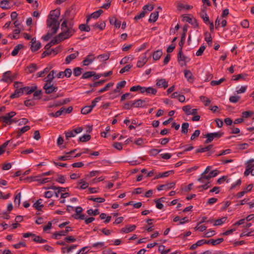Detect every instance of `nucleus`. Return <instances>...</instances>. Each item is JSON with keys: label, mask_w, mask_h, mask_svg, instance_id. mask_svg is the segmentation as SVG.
I'll use <instances>...</instances> for the list:
<instances>
[{"label": "nucleus", "mask_w": 254, "mask_h": 254, "mask_svg": "<svg viewBox=\"0 0 254 254\" xmlns=\"http://www.w3.org/2000/svg\"><path fill=\"white\" fill-rule=\"evenodd\" d=\"M183 21L189 22L195 28L198 27V24L195 18L190 17L188 15H183Z\"/></svg>", "instance_id": "6"}, {"label": "nucleus", "mask_w": 254, "mask_h": 254, "mask_svg": "<svg viewBox=\"0 0 254 254\" xmlns=\"http://www.w3.org/2000/svg\"><path fill=\"white\" fill-rule=\"evenodd\" d=\"M173 173V171H168L163 173H159L158 175L155 176L153 180L158 179L160 178H165L168 177L171 173Z\"/></svg>", "instance_id": "28"}, {"label": "nucleus", "mask_w": 254, "mask_h": 254, "mask_svg": "<svg viewBox=\"0 0 254 254\" xmlns=\"http://www.w3.org/2000/svg\"><path fill=\"white\" fill-rule=\"evenodd\" d=\"M110 23L111 24L114 25L115 27L117 28L120 27L121 25V21L118 20L115 17H112L109 18Z\"/></svg>", "instance_id": "18"}, {"label": "nucleus", "mask_w": 254, "mask_h": 254, "mask_svg": "<svg viewBox=\"0 0 254 254\" xmlns=\"http://www.w3.org/2000/svg\"><path fill=\"white\" fill-rule=\"evenodd\" d=\"M106 81V79L104 80H101L99 81L95 82L93 83H91L89 84V86L92 87H97L99 86L102 85L103 84H104V82H105Z\"/></svg>", "instance_id": "51"}, {"label": "nucleus", "mask_w": 254, "mask_h": 254, "mask_svg": "<svg viewBox=\"0 0 254 254\" xmlns=\"http://www.w3.org/2000/svg\"><path fill=\"white\" fill-rule=\"evenodd\" d=\"M61 38L62 37H59V34L57 36L55 37L53 39L51 40V41L50 42V44H51L52 46H53L54 45L57 44L62 41H63L64 39H62Z\"/></svg>", "instance_id": "38"}, {"label": "nucleus", "mask_w": 254, "mask_h": 254, "mask_svg": "<svg viewBox=\"0 0 254 254\" xmlns=\"http://www.w3.org/2000/svg\"><path fill=\"white\" fill-rule=\"evenodd\" d=\"M11 72L10 71H7L3 73L1 81L6 83H10V74Z\"/></svg>", "instance_id": "13"}, {"label": "nucleus", "mask_w": 254, "mask_h": 254, "mask_svg": "<svg viewBox=\"0 0 254 254\" xmlns=\"http://www.w3.org/2000/svg\"><path fill=\"white\" fill-rule=\"evenodd\" d=\"M64 110L65 108L62 107L56 113H49L48 115L51 117L57 118L62 115L64 112Z\"/></svg>", "instance_id": "20"}, {"label": "nucleus", "mask_w": 254, "mask_h": 254, "mask_svg": "<svg viewBox=\"0 0 254 254\" xmlns=\"http://www.w3.org/2000/svg\"><path fill=\"white\" fill-rule=\"evenodd\" d=\"M20 198H21V193H18L14 197V203L15 205H17L18 206H19L20 204Z\"/></svg>", "instance_id": "49"}, {"label": "nucleus", "mask_w": 254, "mask_h": 254, "mask_svg": "<svg viewBox=\"0 0 254 254\" xmlns=\"http://www.w3.org/2000/svg\"><path fill=\"white\" fill-rule=\"evenodd\" d=\"M87 199L89 200H92V201H95L96 202H98V203H102L105 201V199L104 198H102V197L94 198L92 196L88 197L87 198Z\"/></svg>", "instance_id": "44"}, {"label": "nucleus", "mask_w": 254, "mask_h": 254, "mask_svg": "<svg viewBox=\"0 0 254 254\" xmlns=\"http://www.w3.org/2000/svg\"><path fill=\"white\" fill-rule=\"evenodd\" d=\"M95 57L94 55L91 53H90L84 60L82 61V63L83 65L87 66L91 64L95 60Z\"/></svg>", "instance_id": "9"}, {"label": "nucleus", "mask_w": 254, "mask_h": 254, "mask_svg": "<svg viewBox=\"0 0 254 254\" xmlns=\"http://www.w3.org/2000/svg\"><path fill=\"white\" fill-rule=\"evenodd\" d=\"M182 109L187 115H190L191 109L190 105H188L185 106L183 107Z\"/></svg>", "instance_id": "53"}, {"label": "nucleus", "mask_w": 254, "mask_h": 254, "mask_svg": "<svg viewBox=\"0 0 254 254\" xmlns=\"http://www.w3.org/2000/svg\"><path fill=\"white\" fill-rule=\"evenodd\" d=\"M205 240H201L198 241L196 243L192 245L190 247V250H193L196 249L198 246H200L205 244Z\"/></svg>", "instance_id": "31"}, {"label": "nucleus", "mask_w": 254, "mask_h": 254, "mask_svg": "<svg viewBox=\"0 0 254 254\" xmlns=\"http://www.w3.org/2000/svg\"><path fill=\"white\" fill-rule=\"evenodd\" d=\"M72 230L71 227L69 226L66 227L64 231H61L54 233L53 237L56 239H59L60 236H65L69 231H71Z\"/></svg>", "instance_id": "8"}, {"label": "nucleus", "mask_w": 254, "mask_h": 254, "mask_svg": "<svg viewBox=\"0 0 254 254\" xmlns=\"http://www.w3.org/2000/svg\"><path fill=\"white\" fill-rule=\"evenodd\" d=\"M131 67H132L131 65L127 64L120 70V73L121 74H123V73H124L126 71H128Z\"/></svg>", "instance_id": "64"}, {"label": "nucleus", "mask_w": 254, "mask_h": 254, "mask_svg": "<svg viewBox=\"0 0 254 254\" xmlns=\"http://www.w3.org/2000/svg\"><path fill=\"white\" fill-rule=\"evenodd\" d=\"M184 74L185 77L187 79L189 82L192 83L193 82L194 77L190 70H185L184 71Z\"/></svg>", "instance_id": "14"}, {"label": "nucleus", "mask_w": 254, "mask_h": 254, "mask_svg": "<svg viewBox=\"0 0 254 254\" xmlns=\"http://www.w3.org/2000/svg\"><path fill=\"white\" fill-rule=\"evenodd\" d=\"M211 168V166L207 167L204 171L201 174L200 178L198 179L197 181L201 183H204V180H209L210 178H211L209 174L207 175V174L210 171Z\"/></svg>", "instance_id": "4"}, {"label": "nucleus", "mask_w": 254, "mask_h": 254, "mask_svg": "<svg viewBox=\"0 0 254 254\" xmlns=\"http://www.w3.org/2000/svg\"><path fill=\"white\" fill-rule=\"evenodd\" d=\"M49 189H51L55 190H59V191H60L61 192L62 191H65L66 190L68 189V188H63L52 186L51 187L49 188Z\"/></svg>", "instance_id": "52"}, {"label": "nucleus", "mask_w": 254, "mask_h": 254, "mask_svg": "<svg viewBox=\"0 0 254 254\" xmlns=\"http://www.w3.org/2000/svg\"><path fill=\"white\" fill-rule=\"evenodd\" d=\"M24 48V45L23 44H18L16 45L13 50L11 52V55L12 56H16L19 51Z\"/></svg>", "instance_id": "24"}, {"label": "nucleus", "mask_w": 254, "mask_h": 254, "mask_svg": "<svg viewBox=\"0 0 254 254\" xmlns=\"http://www.w3.org/2000/svg\"><path fill=\"white\" fill-rule=\"evenodd\" d=\"M136 228V226L134 225H127L126 227L123 228L121 230V232L125 233H128L130 232L134 231Z\"/></svg>", "instance_id": "21"}, {"label": "nucleus", "mask_w": 254, "mask_h": 254, "mask_svg": "<svg viewBox=\"0 0 254 254\" xmlns=\"http://www.w3.org/2000/svg\"><path fill=\"white\" fill-rule=\"evenodd\" d=\"M56 73V71L54 70H52L48 74L47 77L44 79L46 83H51L54 78V74Z\"/></svg>", "instance_id": "16"}, {"label": "nucleus", "mask_w": 254, "mask_h": 254, "mask_svg": "<svg viewBox=\"0 0 254 254\" xmlns=\"http://www.w3.org/2000/svg\"><path fill=\"white\" fill-rule=\"evenodd\" d=\"M94 74V71H86L82 74L81 78L82 79H88L91 77Z\"/></svg>", "instance_id": "42"}, {"label": "nucleus", "mask_w": 254, "mask_h": 254, "mask_svg": "<svg viewBox=\"0 0 254 254\" xmlns=\"http://www.w3.org/2000/svg\"><path fill=\"white\" fill-rule=\"evenodd\" d=\"M254 114L253 111H245L242 113V118H248Z\"/></svg>", "instance_id": "62"}, {"label": "nucleus", "mask_w": 254, "mask_h": 254, "mask_svg": "<svg viewBox=\"0 0 254 254\" xmlns=\"http://www.w3.org/2000/svg\"><path fill=\"white\" fill-rule=\"evenodd\" d=\"M41 177H42V176H41V175H40L39 176L34 177H27L26 179L27 180H30V181H38L40 183L41 179L40 178Z\"/></svg>", "instance_id": "54"}, {"label": "nucleus", "mask_w": 254, "mask_h": 254, "mask_svg": "<svg viewBox=\"0 0 254 254\" xmlns=\"http://www.w3.org/2000/svg\"><path fill=\"white\" fill-rule=\"evenodd\" d=\"M92 108L90 106H86L84 107L81 110V113L82 114L86 115L89 113L92 110Z\"/></svg>", "instance_id": "41"}, {"label": "nucleus", "mask_w": 254, "mask_h": 254, "mask_svg": "<svg viewBox=\"0 0 254 254\" xmlns=\"http://www.w3.org/2000/svg\"><path fill=\"white\" fill-rule=\"evenodd\" d=\"M187 59V57L184 56L183 53V50L179 49V53L178 54V60L180 62V61L185 62Z\"/></svg>", "instance_id": "35"}, {"label": "nucleus", "mask_w": 254, "mask_h": 254, "mask_svg": "<svg viewBox=\"0 0 254 254\" xmlns=\"http://www.w3.org/2000/svg\"><path fill=\"white\" fill-rule=\"evenodd\" d=\"M200 100L204 103L205 106H207L210 103V100L205 96H201L200 97Z\"/></svg>", "instance_id": "57"}, {"label": "nucleus", "mask_w": 254, "mask_h": 254, "mask_svg": "<svg viewBox=\"0 0 254 254\" xmlns=\"http://www.w3.org/2000/svg\"><path fill=\"white\" fill-rule=\"evenodd\" d=\"M70 12L71 11L69 9L66 10L64 21L61 25L63 32L59 34V37H62V39H64V40L70 37L76 31L73 28L74 23L72 18H69Z\"/></svg>", "instance_id": "2"}, {"label": "nucleus", "mask_w": 254, "mask_h": 254, "mask_svg": "<svg viewBox=\"0 0 254 254\" xmlns=\"http://www.w3.org/2000/svg\"><path fill=\"white\" fill-rule=\"evenodd\" d=\"M46 94H51L53 92H56L58 90V87L54 86L51 83H46L43 87Z\"/></svg>", "instance_id": "5"}, {"label": "nucleus", "mask_w": 254, "mask_h": 254, "mask_svg": "<svg viewBox=\"0 0 254 254\" xmlns=\"http://www.w3.org/2000/svg\"><path fill=\"white\" fill-rule=\"evenodd\" d=\"M87 213L89 215L96 216L99 214V210L98 209H96L95 210L90 209L87 210Z\"/></svg>", "instance_id": "50"}, {"label": "nucleus", "mask_w": 254, "mask_h": 254, "mask_svg": "<svg viewBox=\"0 0 254 254\" xmlns=\"http://www.w3.org/2000/svg\"><path fill=\"white\" fill-rule=\"evenodd\" d=\"M27 68L28 70V72L31 73H33L37 69V67L36 64H31L27 67Z\"/></svg>", "instance_id": "36"}, {"label": "nucleus", "mask_w": 254, "mask_h": 254, "mask_svg": "<svg viewBox=\"0 0 254 254\" xmlns=\"http://www.w3.org/2000/svg\"><path fill=\"white\" fill-rule=\"evenodd\" d=\"M91 139V136L89 134H84L79 138L80 142H85Z\"/></svg>", "instance_id": "47"}, {"label": "nucleus", "mask_w": 254, "mask_h": 254, "mask_svg": "<svg viewBox=\"0 0 254 254\" xmlns=\"http://www.w3.org/2000/svg\"><path fill=\"white\" fill-rule=\"evenodd\" d=\"M189 124L188 123H184L182 125L181 132L183 134H187L188 132Z\"/></svg>", "instance_id": "43"}, {"label": "nucleus", "mask_w": 254, "mask_h": 254, "mask_svg": "<svg viewBox=\"0 0 254 254\" xmlns=\"http://www.w3.org/2000/svg\"><path fill=\"white\" fill-rule=\"evenodd\" d=\"M110 53H107L104 54H101L97 56V58L102 60V61H107L110 58Z\"/></svg>", "instance_id": "37"}, {"label": "nucleus", "mask_w": 254, "mask_h": 254, "mask_svg": "<svg viewBox=\"0 0 254 254\" xmlns=\"http://www.w3.org/2000/svg\"><path fill=\"white\" fill-rule=\"evenodd\" d=\"M159 16L158 11H154L151 13L148 20L149 22H155L158 19Z\"/></svg>", "instance_id": "26"}, {"label": "nucleus", "mask_w": 254, "mask_h": 254, "mask_svg": "<svg viewBox=\"0 0 254 254\" xmlns=\"http://www.w3.org/2000/svg\"><path fill=\"white\" fill-rule=\"evenodd\" d=\"M206 47L204 45H202L200 46V47L199 48V49L196 52V56H200L202 55L204 51L205 50Z\"/></svg>", "instance_id": "59"}, {"label": "nucleus", "mask_w": 254, "mask_h": 254, "mask_svg": "<svg viewBox=\"0 0 254 254\" xmlns=\"http://www.w3.org/2000/svg\"><path fill=\"white\" fill-rule=\"evenodd\" d=\"M240 99V97L238 95L232 96L229 98V101L231 103H235L238 102Z\"/></svg>", "instance_id": "56"}, {"label": "nucleus", "mask_w": 254, "mask_h": 254, "mask_svg": "<svg viewBox=\"0 0 254 254\" xmlns=\"http://www.w3.org/2000/svg\"><path fill=\"white\" fill-rule=\"evenodd\" d=\"M58 178L56 179V181L61 184H64L65 183L64 176L61 175H58Z\"/></svg>", "instance_id": "63"}, {"label": "nucleus", "mask_w": 254, "mask_h": 254, "mask_svg": "<svg viewBox=\"0 0 254 254\" xmlns=\"http://www.w3.org/2000/svg\"><path fill=\"white\" fill-rule=\"evenodd\" d=\"M147 52H145L143 56L140 58L137 62L136 66L138 68L142 67L147 62L148 59L146 57Z\"/></svg>", "instance_id": "10"}, {"label": "nucleus", "mask_w": 254, "mask_h": 254, "mask_svg": "<svg viewBox=\"0 0 254 254\" xmlns=\"http://www.w3.org/2000/svg\"><path fill=\"white\" fill-rule=\"evenodd\" d=\"M247 75L246 74H239L236 75H233V79L236 81H238L240 79H245Z\"/></svg>", "instance_id": "48"}, {"label": "nucleus", "mask_w": 254, "mask_h": 254, "mask_svg": "<svg viewBox=\"0 0 254 254\" xmlns=\"http://www.w3.org/2000/svg\"><path fill=\"white\" fill-rule=\"evenodd\" d=\"M9 3L8 0H2L0 2V7L3 9H8L9 8Z\"/></svg>", "instance_id": "30"}, {"label": "nucleus", "mask_w": 254, "mask_h": 254, "mask_svg": "<svg viewBox=\"0 0 254 254\" xmlns=\"http://www.w3.org/2000/svg\"><path fill=\"white\" fill-rule=\"evenodd\" d=\"M23 94V91L20 89V88L19 89H16L15 92L11 94L10 98L11 99H14L15 98L18 97L20 95H21Z\"/></svg>", "instance_id": "32"}, {"label": "nucleus", "mask_w": 254, "mask_h": 254, "mask_svg": "<svg viewBox=\"0 0 254 254\" xmlns=\"http://www.w3.org/2000/svg\"><path fill=\"white\" fill-rule=\"evenodd\" d=\"M79 29L81 31L89 32L90 31V27L89 25L85 24H81L79 25Z\"/></svg>", "instance_id": "33"}, {"label": "nucleus", "mask_w": 254, "mask_h": 254, "mask_svg": "<svg viewBox=\"0 0 254 254\" xmlns=\"http://www.w3.org/2000/svg\"><path fill=\"white\" fill-rule=\"evenodd\" d=\"M122 108L125 110H127L131 109L130 101L124 103L122 106Z\"/></svg>", "instance_id": "60"}, {"label": "nucleus", "mask_w": 254, "mask_h": 254, "mask_svg": "<svg viewBox=\"0 0 254 254\" xmlns=\"http://www.w3.org/2000/svg\"><path fill=\"white\" fill-rule=\"evenodd\" d=\"M34 238L33 239V241L36 243H45L47 242V241L45 239H42L40 236H34Z\"/></svg>", "instance_id": "45"}, {"label": "nucleus", "mask_w": 254, "mask_h": 254, "mask_svg": "<svg viewBox=\"0 0 254 254\" xmlns=\"http://www.w3.org/2000/svg\"><path fill=\"white\" fill-rule=\"evenodd\" d=\"M79 52L78 51H76L75 53L73 54H71L68 56L65 60V63L66 64H69L73 60L76 58V57L78 56Z\"/></svg>", "instance_id": "15"}, {"label": "nucleus", "mask_w": 254, "mask_h": 254, "mask_svg": "<svg viewBox=\"0 0 254 254\" xmlns=\"http://www.w3.org/2000/svg\"><path fill=\"white\" fill-rule=\"evenodd\" d=\"M20 89L23 91V93L25 92L27 94H30L32 92H34L37 89L36 86L32 87L26 86L24 87H20Z\"/></svg>", "instance_id": "11"}, {"label": "nucleus", "mask_w": 254, "mask_h": 254, "mask_svg": "<svg viewBox=\"0 0 254 254\" xmlns=\"http://www.w3.org/2000/svg\"><path fill=\"white\" fill-rule=\"evenodd\" d=\"M30 43V49L32 52H36L41 48L40 42L37 41L35 38H32Z\"/></svg>", "instance_id": "7"}, {"label": "nucleus", "mask_w": 254, "mask_h": 254, "mask_svg": "<svg viewBox=\"0 0 254 254\" xmlns=\"http://www.w3.org/2000/svg\"><path fill=\"white\" fill-rule=\"evenodd\" d=\"M156 85L158 87H163L164 88H166L168 86V82L165 79L161 78L157 79Z\"/></svg>", "instance_id": "12"}, {"label": "nucleus", "mask_w": 254, "mask_h": 254, "mask_svg": "<svg viewBox=\"0 0 254 254\" xmlns=\"http://www.w3.org/2000/svg\"><path fill=\"white\" fill-rule=\"evenodd\" d=\"M254 159H251L248 160L246 163V168L252 170L254 167Z\"/></svg>", "instance_id": "40"}, {"label": "nucleus", "mask_w": 254, "mask_h": 254, "mask_svg": "<svg viewBox=\"0 0 254 254\" xmlns=\"http://www.w3.org/2000/svg\"><path fill=\"white\" fill-rule=\"evenodd\" d=\"M222 133L221 132H217L213 133H208L205 136L207 138L204 141L206 144L211 142L214 138H219L221 137Z\"/></svg>", "instance_id": "3"}, {"label": "nucleus", "mask_w": 254, "mask_h": 254, "mask_svg": "<svg viewBox=\"0 0 254 254\" xmlns=\"http://www.w3.org/2000/svg\"><path fill=\"white\" fill-rule=\"evenodd\" d=\"M221 242H222V238H219L216 240H214V239H210L209 240H205V244H210L214 246V245L219 244L221 243Z\"/></svg>", "instance_id": "25"}, {"label": "nucleus", "mask_w": 254, "mask_h": 254, "mask_svg": "<svg viewBox=\"0 0 254 254\" xmlns=\"http://www.w3.org/2000/svg\"><path fill=\"white\" fill-rule=\"evenodd\" d=\"M212 145H209L204 147H200V148L197 149L195 151V152L197 153L206 152L207 151H209L212 148Z\"/></svg>", "instance_id": "34"}, {"label": "nucleus", "mask_w": 254, "mask_h": 254, "mask_svg": "<svg viewBox=\"0 0 254 254\" xmlns=\"http://www.w3.org/2000/svg\"><path fill=\"white\" fill-rule=\"evenodd\" d=\"M60 15V9H56L50 11L47 19V27L51 29L42 37L44 41H48L53 34L57 33L59 28L60 23L58 19Z\"/></svg>", "instance_id": "1"}, {"label": "nucleus", "mask_w": 254, "mask_h": 254, "mask_svg": "<svg viewBox=\"0 0 254 254\" xmlns=\"http://www.w3.org/2000/svg\"><path fill=\"white\" fill-rule=\"evenodd\" d=\"M30 127L28 126H24L22 127L21 129H19L16 132L17 133L16 137L17 138H19L22 134L29 130Z\"/></svg>", "instance_id": "19"}, {"label": "nucleus", "mask_w": 254, "mask_h": 254, "mask_svg": "<svg viewBox=\"0 0 254 254\" xmlns=\"http://www.w3.org/2000/svg\"><path fill=\"white\" fill-rule=\"evenodd\" d=\"M82 68L79 67H76L73 69V74L75 76H78L81 74Z\"/></svg>", "instance_id": "55"}, {"label": "nucleus", "mask_w": 254, "mask_h": 254, "mask_svg": "<svg viewBox=\"0 0 254 254\" xmlns=\"http://www.w3.org/2000/svg\"><path fill=\"white\" fill-rule=\"evenodd\" d=\"M136 108H144L146 107L145 104L147 102L146 100H135Z\"/></svg>", "instance_id": "23"}, {"label": "nucleus", "mask_w": 254, "mask_h": 254, "mask_svg": "<svg viewBox=\"0 0 254 254\" xmlns=\"http://www.w3.org/2000/svg\"><path fill=\"white\" fill-rule=\"evenodd\" d=\"M42 203V199H39L36 201L35 203H34L33 206L38 211L41 210L42 208L44 206Z\"/></svg>", "instance_id": "27"}, {"label": "nucleus", "mask_w": 254, "mask_h": 254, "mask_svg": "<svg viewBox=\"0 0 254 254\" xmlns=\"http://www.w3.org/2000/svg\"><path fill=\"white\" fill-rule=\"evenodd\" d=\"M146 92L147 94H151L152 95H155L157 93V90L155 88H153L151 87H149L146 88Z\"/></svg>", "instance_id": "58"}, {"label": "nucleus", "mask_w": 254, "mask_h": 254, "mask_svg": "<svg viewBox=\"0 0 254 254\" xmlns=\"http://www.w3.org/2000/svg\"><path fill=\"white\" fill-rule=\"evenodd\" d=\"M76 151V149L72 150L69 152H65V155L60 156L58 158L59 160L66 161L70 159V157L69 155L70 154L74 153Z\"/></svg>", "instance_id": "22"}, {"label": "nucleus", "mask_w": 254, "mask_h": 254, "mask_svg": "<svg viewBox=\"0 0 254 254\" xmlns=\"http://www.w3.org/2000/svg\"><path fill=\"white\" fill-rule=\"evenodd\" d=\"M3 120V122L6 125H10L12 123V119L8 114H6L5 116H3L0 117V121Z\"/></svg>", "instance_id": "17"}, {"label": "nucleus", "mask_w": 254, "mask_h": 254, "mask_svg": "<svg viewBox=\"0 0 254 254\" xmlns=\"http://www.w3.org/2000/svg\"><path fill=\"white\" fill-rule=\"evenodd\" d=\"M24 104L26 107H30V106H35L36 104V103L34 101V100L33 99H28V100H25L24 101Z\"/></svg>", "instance_id": "46"}, {"label": "nucleus", "mask_w": 254, "mask_h": 254, "mask_svg": "<svg viewBox=\"0 0 254 254\" xmlns=\"http://www.w3.org/2000/svg\"><path fill=\"white\" fill-rule=\"evenodd\" d=\"M33 99H39L41 98V95L42 94L41 90H37L34 92Z\"/></svg>", "instance_id": "61"}, {"label": "nucleus", "mask_w": 254, "mask_h": 254, "mask_svg": "<svg viewBox=\"0 0 254 254\" xmlns=\"http://www.w3.org/2000/svg\"><path fill=\"white\" fill-rule=\"evenodd\" d=\"M113 85H114V83H113V82L108 83V84H106V85L104 87L100 89L98 91V93H103L105 91L108 90L109 88L112 87L113 86Z\"/></svg>", "instance_id": "39"}, {"label": "nucleus", "mask_w": 254, "mask_h": 254, "mask_svg": "<svg viewBox=\"0 0 254 254\" xmlns=\"http://www.w3.org/2000/svg\"><path fill=\"white\" fill-rule=\"evenodd\" d=\"M162 55V51L161 50H158L155 51L153 54V59L155 61L159 60Z\"/></svg>", "instance_id": "29"}]
</instances>
